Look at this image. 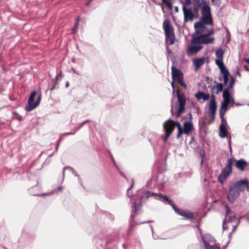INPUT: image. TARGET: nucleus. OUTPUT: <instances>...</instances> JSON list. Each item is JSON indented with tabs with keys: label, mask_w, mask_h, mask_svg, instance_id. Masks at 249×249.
Returning a JSON list of instances; mask_svg holds the SVG:
<instances>
[{
	"label": "nucleus",
	"mask_w": 249,
	"mask_h": 249,
	"mask_svg": "<svg viewBox=\"0 0 249 249\" xmlns=\"http://www.w3.org/2000/svg\"><path fill=\"white\" fill-rule=\"evenodd\" d=\"M145 198L147 199L151 196H153L156 199L161 201L163 203H167L172 206L175 213L178 214L184 217V219L192 220L195 217L194 213L188 210L180 209L174 204L172 200L169 199L167 196L161 193L156 194L150 191H145L144 192Z\"/></svg>",
	"instance_id": "obj_1"
},
{
	"label": "nucleus",
	"mask_w": 249,
	"mask_h": 249,
	"mask_svg": "<svg viewBox=\"0 0 249 249\" xmlns=\"http://www.w3.org/2000/svg\"><path fill=\"white\" fill-rule=\"evenodd\" d=\"M246 188L249 191V183L247 179L239 180L234 184L230 185L227 196V199L233 204L240 196L241 193L245 191Z\"/></svg>",
	"instance_id": "obj_2"
},
{
	"label": "nucleus",
	"mask_w": 249,
	"mask_h": 249,
	"mask_svg": "<svg viewBox=\"0 0 249 249\" xmlns=\"http://www.w3.org/2000/svg\"><path fill=\"white\" fill-rule=\"evenodd\" d=\"M194 10L197 12L201 10L202 20H206L210 16H212L209 2L206 0H194Z\"/></svg>",
	"instance_id": "obj_3"
},
{
	"label": "nucleus",
	"mask_w": 249,
	"mask_h": 249,
	"mask_svg": "<svg viewBox=\"0 0 249 249\" xmlns=\"http://www.w3.org/2000/svg\"><path fill=\"white\" fill-rule=\"evenodd\" d=\"M177 99L178 101L176 103L175 107L177 109L176 112L173 111V104H172L171 112L173 115L174 114L177 117L180 116V115L183 113L185 109V106L186 104V99L183 93H180L179 91H177Z\"/></svg>",
	"instance_id": "obj_4"
},
{
	"label": "nucleus",
	"mask_w": 249,
	"mask_h": 249,
	"mask_svg": "<svg viewBox=\"0 0 249 249\" xmlns=\"http://www.w3.org/2000/svg\"><path fill=\"white\" fill-rule=\"evenodd\" d=\"M163 28L165 32L166 43H168V42L169 41L170 45H173L175 43V35L174 28L169 19L164 20Z\"/></svg>",
	"instance_id": "obj_5"
},
{
	"label": "nucleus",
	"mask_w": 249,
	"mask_h": 249,
	"mask_svg": "<svg viewBox=\"0 0 249 249\" xmlns=\"http://www.w3.org/2000/svg\"><path fill=\"white\" fill-rule=\"evenodd\" d=\"M206 25H213V21L212 16H210L206 20H202V17L200 18V20L196 22L194 24V28L195 29V32L193 34V36L196 35H198L201 34L202 32L206 31L207 28L206 27Z\"/></svg>",
	"instance_id": "obj_6"
},
{
	"label": "nucleus",
	"mask_w": 249,
	"mask_h": 249,
	"mask_svg": "<svg viewBox=\"0 0 249 249\" xmlns=\"http://www.w3.org/2000/svg\"><path fill=\"white\" fill-rule=\"evenodd\" d=\"M232 165L233 162L232 159L231 158L229 159L227 164L222 170L221 174L218 178V181L221 184H223L227 178L231 173Z\"/></svg>",
	"instance_id": "obj_7"
},
{
	"label": "nucleus",
	"mask_w": 249,
	"mask_h": 249,
	"mask_svg": "<svg viewBox=\"0 0 249 249\" xmlns=\"http://www.w3.org/2000/svg\"><path fill=\"white\" fill-rule=\"evenodd\" d=\"M206 249H220V246L215 244L214 238L210 234L201 236Z\"/></svg>",
	"instance_id": "obj_8"
},
{
	"label": "nucleus",
	"mask_w": 249,
	"mask_h": 249,
	"mask_svg": "<svg viewBox=\"0 0 249 249\" xmlns=\"http://www.w3.org/2000/svg\"><path fill=\"white\" fill-rule=\"evenodd\" d=\"M217 109V103L215 99V96L212 95L211 99L209 103V115L211 118L212 121L215 120V113Z\"/></svg>",
	"instance_id": "obj_9"
},
{
	"label": "nucleus",
	"mask_w": 249,
	"mask_h": 249,
	"mask_svg": "<svg viewBox=\"0 0 249 249\" xmlns=\"http://www.w3.org/2000/svg\"><path fill=\"white\" fill-rule=\"evenodd\" d=\"M182 10L184 17V23L188 22V20H192L193 19L194 15L191 8H187L185 6H183Z\"/></svg>",
	"instance_id": "obj_10"
},
{
	"label": "nucleus",
	"mask_w": 249,
	"mask_h": 249,
	"mask_svg": "<svg viewBox=\"0 0 249 249\" xmlns=\"http://www.w3.org/2000/svg\"><path fill=\"white\" fill-rule=\"evenodd\" d=\"M172 78L173 82H177L178 79H180L183 77L182 72L176 67L172 66L171 68Z\"/></svg>",
	"instance_id": "obj_11"
},
{
	"label": "nucleus",
	"mask_w": 249,
	"mask_h": 249,
	"mask_svg": "<svg viewBox=\"0 0 249 249\" xmlns=\"http://www.w3.org/2000/svg\"><path fill=\"white\" fill-rule=\"evenodd\" d=\"M36 94V92L35 90L33 91L30 95L29 98L28 99V106H26L25 107V110L26 111L29 112L32 111L33 109H29L30 107H32L33 106V105H34V99Z\"/></svg>",
	"instance_id": "obj_12"
},
{
	"label": "nucleus",
	"mask_w": 249,
	"mask_h": 249,
	"mask_svg": "<svg viewBox=\"0 0 249 249\" xmlns=\"http://www.w3.org/2000/svg\"><path fill=\"white\" fill-rule=\"evenodd\" d=\"M207 57H201L199 58H195L193 60V62L195 65L196 71H197L198 69L203 65L205 61L208 60Z\"/></svg>",
	"instance_id": "obj_13"
},
{
	"label": "nucleus",
	"mask_w": 249,
	"mask_h": 249,
	"mask_svg": "<svg viewBox=\"0 0 249 249\" xmlns=\"http://www.w3.org/2000/svg\"><path fill=\"white\" fill-rule=\"evenodd\" d=\"M142 206V202L140 201L138 203L136 202H133L132 206V213L130 215V220H133L134 219L136 213L137 212L138 209Z\"/></svg>",
	"instance_id": "obj_14"
},
{
	"label": "nucleus",
	"mask_w": 249,
	"mask_h": 249,
	"mask_svg": "<svg viewBox=\"0 0 249 249\" xmlns=\"http://www.w3.org/2000/svg\"><path fill=\"white\" fill-rule=\"evenodd\" d=\"M194 126L192 122H185L183 124L184 133L187 135L193 129Z\"/></svg>",
	"instance_id": "obj_15"
},
{
	"label": "nucleus",
	"mask_w": 249,
	"mask_h": 249,
	"mask_svg": "<svg viewBox=\"0 0 249 249\" xmlns=\"http://www.w3.org/2000/svg\"><path fill=\"white\" fill-rule=\"evenodd\" d=\"M247 162L244 159H240L236 160V167L240 170L243 171L245 170V167L247 166Z\"/></svg>",
	"instance_id": "obj_16"
},
{
	"label": "nucleus",
	"mask_w": 249,
	"mask_h": 249,
	"mask_svg": "<svg viewBox=\"0 0 249 249\" xmlns=\"http://www.w3.org/2000/svg\"><path fill=\"white\" fill-rule=\"evenodd\" d=\"M195 97L198 100L203 99L205 101L209 99L210 95L209 93H205L203 91H198L195 94Z\"/></svg>",
	"instance_id": "obj_17"
},
{
	"label": "nucleus",
	"mask_w": 249,
	"mask_h": 249,
	"mask_svg": "<svg viewBox=\"0 0 249 249\" xmlns=\"http://www.w3.org/2000/svg\"><path fill=\"white\" fill-rule=\"evenodd\" d=\"M222 97L224 98L223 101H228V102H231V100L232 103H234V100L231 98L230 91L224 89L223 91Z\"/></svg>",
	"instance_id": "obj_18"
},
{
	"label": "nucleus",
	"mask_w": 249,
	"mask_h": 249,
	"mask_svg": "<svg viewBox=\"0 0 249 249\" xmlns=\"http://www.w3.org/2000/svg\"><path fill=\"white\" fill-rule=\"evenodd\" d=\"M202 36H203V37H202V44H207L213 43L214 40V37L209 38L205 34H202Z\"/></svg>",
	"instance_id": "obj_19"
},
{
	"label": "nucleus",
	"mask_w": 249,
	"mask_h": 249,
	"mask_svg": "<svg viewBox=\"0 0 249 249\" xmlns=\"http://www.w3.org/2000/svg\"><path fill=\"white\" fill-rule=\"evenodd\" d=\"M227 129L224 124H220L219 126V136L221 138H225L227 136Z\"/></svg>",
	"instance_id": "obj_20"
},
{
	"label": "nucleus",
	"mask_w": 249,
	"mask_h": 249,
	"mask_svg": "<svg viewBox=\"0 0 249 249\" xmlns=\"http://www.w3.org/2000/svg\"><path fill=\"white\" fill-rule=\"evenodd\" d=\"M202 48L201 46H191L188 48V53L195 54L199 52Z\"/></svg>",
	"instance_id": "obj_21"
},
{
	"label": "nucleus",
	"mask_w": 249,
	"mask_h": 249,
	"mask_svg": "<svg viewBox=\"0 0 249 249\" xmlns=\"http://www.w3.org/2000/svg\"><path fill=\"white\" fill-rule=\"evenodd\" d=\"M215 63L218 66L221 73L228 71L224 66V63L223 62V59H216L215 60Z\"/></svg>",
	"instance_id": "obj_22"
},
{
	"label": "nucleus",
	"mask_w": 249,
	"mask_h": 249,
	"mask_svg": "<svg viewBox=\"0 0 249 249\" xmlns=\"http://www.w3.org/2000/svg\"><path fill=\"white\" fill-rule=\"evenodd\" d=\"M168 123H171L172 124H173L175 125V126H177V128H178V129H182V127L180 125V124L178 123V122H176L171 119H168L167 121H166L164 124H163V128L164 129H166L167 126L166 125V124Z\"/></svg>",
	"instance_id": "obj_23"
},
{
	"label": "nucleus",
	"mask_w": 249,
	"mask_h": 249,
	"mask_svg": "<svg viewBox=\"0 0 249 249\" xmlns=\"http://www.w3.org/2000/svg\"><path fill=\"white\" fill-rule=\"evenodd\" d=\"M203 36H202V35L198 36H192L193 38L191 40V42L193 44H202L201 40H202V37H203Z\"/></svg>",
	"instance_id": "obj_24"
},
{
	"label": "nucleus",
	"mask_w": 249,
	"mask_h": 249,
	"mask_svg": "<svg viewBox=\"0 0 249 249\" xmlns=\"http://www.w3.org/2000/svg\"><path fill=\"white\" fill-rule=\"evenodd\" d=\"M213 83L215 85L213 86L212 89H214L215 88L216 89V94H218L219 92L222 91L223 90V84L221 83H219L217 82L216 81H214Z\"/></svg>",
	"instance_id": "obj_25"
},
{
	"label": "nucleus",
	"mask_w": 249,
	"mask_h": 249,
	"mask_svg": "<svg viewBox=\"0 0 249 249\" xmlns=\"http://www.w3.org/2000/svg\"><path fill=\"white\" fill-rule=\"evenodd\" d=\"M222 73L223 74V80H224L223 85H226V84H227L228 81H229V76L230 75V72L228 71L222 72Z\"/></svg>",
	"instance_id": "obj_26"
},
{
	"label": "nucleus",
	"mask_w": 249,
	"mask_h": 249,
	"mask_svg": "<svg viewBox=\"0 0 249 249\" xmlns=\"http://www.w3.org/2000/svg\"><path fill=\"white\" fill-rule=\"evenodd\" d=\"M224 53V52L222 50V49H219L216 51L215 55L218 59H223Z\"/></svg>",
	"instance_id": "obj_27"
},
{
	"label": "nucleus",
	"mask_w": 249,
	"mask_h": 249,
	"mask_svg": "<svg viewBox=\"0 0 249 249\" xmlns=\"http://www.w3.org/2000/svg\"><path fill=\"white\" fill-rule=\"evenodd\" d=\"M162 2L165 4L166 6V7L172 10L173 8V5L171 2V0H161Z\"/></svg>",
	"instance_id": "obj_28"
},
{
	"label": "nucleus",
	"mask_w": 249,
	"mask_h": 249,
	"mask_svg": "<svg viewBox=\"0 0 249 249\" xmlns=\"http://www.w3.org/2000/svg\"><path fill=\"white\" fill-rule=\"evenodd\" d=\"M230 103L228 101H223L220 107L221 110H226Z\"/></svg>",
	"instance_id": "obj_29"
},
{
	"label": "nucleus",
	"mask_w": 249,
	"mask_h": 249,
	"mask_svg": "<svg viewBox=\"0 0 249 249\" xmlns=\"http://www.w3.org/2000/svg\"><path fill=\"white\" fill-rule=\"evenodd\" d=\"M235 79L234 78L232 77L230 81L229 84L228 85L227 88L225 89L230 91V90L232 88L235 83Z\"/></svg>",
	"instance_id": "obj_30"
},
{
	"label": "nucleus",
	"mask_w": 249,
	"mask_h": 249,
	"mask_svg": "<svg viewBox=\"0 0 249 249\" xmlns=\"http://www.w3.org/2000/svg\"><path fill=\"white\" fill-rule=\"evenodd\" d=\"M166 125L167 127L166 129H164L166 130H172V133L175 129V125L171 123H168L166 124Z\"/></svg>",
	"instance_id": "obj_31"
},
{
	"label": "nucleus",
	"mask_w": 249,
	"mask_h": 249,
	"mask_svg": "<svg viewBox=\"0 0 249 249\" xmlns=\"http://www.w3.org/2000/svg\"><path fill=\"white\" fill-rule=\"evenodd\" d=\"M237 220L236 217L235 215L228 216L227 218V222L228 223H232Z\"/></svg>",
	"instance_id": "obj_32"
},
{
	"label": "nucleus",
	"mask_w": 249,
	"mask_h": 249,
	"mask_svg": "<svg viewBox=\"0 0 249 249\" xmlns=\"http://www.w3.org/2000/svg\"><path fill=\"white\" fill-rule=\"evenodd\" d=\"M41 95H40L38 96V98L37 101L35 103L34 105H33V106L32 107H30L29 109H34L39 104L40 100H41Z\"/></svg>",
	"instance_id": "obj_33"
},
{
	"label": "nucleus",
	"mask_w": 249,
	"mask_h": 249,
	"mask_svg": "<svg viewBox=\"0 0 249 249\" xmlns=\"http://www.w3.org/2000/svg\"><path fill=\"white\" fill-rule=\"evenodd\" d=\"M79 19L78 18H77L75 20V22L74 23V26L73 28H72L73 33H75L77 31V29L79 26Z\"/></svg>",
	"instance_id": "obj_34"
},
{
	"label": "nucleus",
	"mask_w": 249,
	"mask_h": 249,
	"mask_svg": "<svg viewBox=\"0 0 249 249\" xmlns=\"http://www.w3.org/2000/svg\"><path fill=\"white\" fill-rule=\"evenodd\" d=\"M177 82L180 86L183 87L186 89L187 85L183 81V77H182L180 79H178Z\"/></svg>",
	"instance_id": "obj_35"
},
{
	"label": "nucleus",
	"mask_w": 249,
	"mask_h": 249,
	"mask_svg": "<svg viewBox=\"0 0 249 249\" xmlns=\"http://www.w3.org/2000/svg\"><path fill=\"white\" fill-rule=\"evenodd\" d=\"M165 130V137L163 139V141L164 142H166L167 140L169 138L170 135L172 134V130Z\"/></svg>",
	"instance_id": "obj_36"
},
{
	"label": "nucleus",
	"mask_w": 249,
	"mask_h": 249,
	"mask_svg": "<svg viewBox=\"0 0 249 249\" xmlns=\"http://www.w3.org/2000/svg\"><path fill=\"white\" fill-rule=\"evenodd\" d=\"M212 2L213 5L216 6L217 7H219L221 4V0H212Z\"/></svg>",
	"instance_id": "obj_37"
},
{
	"label": "nucleus",
	"mask_w": 249,
	"mask_h": 249,
	"mask_svg": "<svg viewBox=\"0 0 249 249\" xmlns=\"http://www.w3.org/2000/svg\"><path fill=\"white\" fill-rule=\"evenodd\" d=\"M228 223L227 222V218H225L223 221V229L224 230H228L229 228L227 226V224Z\"/></svg>",
	"instance_id": "obj_38"
},
{
	"label": "nucleus",
	"mask_w": 249,
	"mask_h": 249,
	"mask_svg": "<svg viewBox=\"0 0 249 249\" xmlns=\"http://www.w3.org/2000/svg\"><path fill=\"white\" fill-rule=\"evenodd\" d=\"M66 169H69L71 171H72V170H73V168L71 166H65L63 168V178H64V176H65V171Z\"/></svg>",
	"instance_id": "obj_39"
},
{
	"label": "nucleus",
	"mask_w": 249,
	"mask_h": 249,
	"mask_svg": "<svg viewBox=\"0 0 249 249\" xmlns=\"http://www.w3.org/2000/svg\"><path fill=\"white\" fill-rule=\"evenodd\" d=\"M226 218H228V216L229 215V214L231 213V209L228 207L226 206Z\"/></svg>",
	"instance_id": "obj_40"
},
{
	"label": "nucleus",
	"mask_w": 249,
	"mask_h": 249,
	"mask_svg": "<svg viewBox=\"0 0 249 249\" xmlns=\"http://www.w3.org/2000/svg\"><path fill=\"white\" fill-rule=\"evenodd\" d=\"M183 133H184V129L183 128L180 129H178V134H177V139L179 138L180 137V135Z\"/></svg>",
	"instance_id": "obj_41"
},
{
	"label": "nucleus",
	"mask_w": 249,
	"mask_h": 249,
	"mask_svg": "<svg viewBox=\"0 0 249 249\" xmlns=\"http://www.w3.org/2000/svg\"><path fill=\"white\" fill-rule=\"evenodd\" d=\"M220 118H221V124H224V125H227V121H226V119L224 118V117H220Z\"/></svg>",
	"instance_id": "obj_42"
},
{
	"label": "nucleus",
	"mask_w": 249,
	"mask_h": 249,
	"mask_svg": "<svg viewBox=\"0 0 249 249\" xmlns=\"http://www.w3.org/2000/svg\"><path fill=\"white\" fill-rule=\"evenodd\" d=\"M57 85V83H56V81H53V80L52 81V86L50 88V89L51 91L53 90Z\"/></svg>",
	"instance_id": "obj_43"
},
{
	"label": "nucleus",
	"mask_w": 249,
	"mask_h": 249,
	"mask_svg": "<svg viewBox=\"0 0 249 249\" xmlns=\"http://www.w3.org/2000/svg\"><path fill=\"white\" fill-rule=\"evenodd\" d=\"M214 33L213 30V29L210 30L209 32L207 34H205V35L209 37V36L212 35H213Z\"/></svg>",
	"instance_id": "obj_44"
},
{
	"label": "nucleus",
	"mask_w": 249,
	"mask_h": 249,
	"mask_svg": "<svg viewBox=\"0 0 249 249\" xmlns=\"http://www.w3.org/2000/svg\"><path fill=\"white\" fill-rule=\"evenodd\" d=\"M191 3L192 2L191 0H185L183 6H189L191 4Z\"/></svg>",
	"instance_id": "obj_45"
},
{
	"label": "nucleus",
	"mask_w": 249,
	"mask_h": 249,
	"mask_svg": "<svg viewBox=\"0 0 249 249\" xmlns=\"http://www.w3.org/2000/svg\"><path fill=\"white\" fill-rule=\"evenodd\" d=\"M225 111H226V110L224 111V110H221V109H220V111H219L220 117H224V115L225 114Z\"/></svg>",
	"instance_id": "obj_46"
},
{
	"label": "nucleus",
	"mask_w": 249,
	"mask_h": 249,
	"mask_svg": "<svg viewBox=\"0 0 249 249\" xmlns=\"http://www.w3.org/2000/svg\"><path fill=\"white\" fill-rule=\"evenodd\" d=\"M61 74H62V72L60 71L58 74H57L56 77H55V80L53 79V81H56V83H57V81L59 79V77H60L61 76Z\"/></svg>",
	"instance_id": "obj_47"
},
{
	"label": "nucleus",
	"mask_w": 249,
	"mask_h": 249,
	"mask_svg": "<svg viewBox=\"0 0 249 249\" xmlns=\"http://www.w3.org/2000/svg\"><path fill=\"white\" fill-rule=\"evenodd\" d=\"M127 196L130 197H132L133 196L132 192L131 191H130V190H127Z\"/></svg>",
	"instance_id": "obj_48"
},
{
	"label": "nucleus",
	"mask_w": 249,
	"mask_h": 249,
	"mask_svg": "<svg viewBox=\"0 0 249 249\" xmlns=\"http://www.w3.org/2000/svg\"><path fill=\"white\" fill-rule=\"evenodd\" d=\"M137 225L135 223V221L134 220H130V228H131L132 227Z\"/></svg>",
	"instance_id": "obj_49"
},
{
	"label": "nucleus",
	"mask_w": 249,
	"mask_h": 249,
	"mask_svg": "<svg viewBox=\"0 0 249 249\" xmlns=\"http://www.w3.org/2000/svg\"><path fill=\"white\" fill-rule=\"evenodd\" d=\"M175 82H173V81L172 80V82L171 83V86H172V87L173 89V93H175Z\"/></svg>",
	"instance_id": "obj_50"
},
{
	"label": "nucleus",
	"mask_w": 249,
	"mask_h": 249,
	"mask_svg": "<svg viewBox=\"0 0 249 249\" xmlns=\"http://www.w3.org/2000/svg\"><path fill=\"white\" fill-rule=\"evenodd\" d=\"M188 116H189V120H190L189 122H192V121L193 120V116H192V114L191 112L189 113Z\"/></svg>",
	"instance_id": "obj_51"
},
{
	"label": "nucleus",
	"mask_w": 249,
	"mask_h": 249,
	"mask_svg": "<svg viewBox=\"0 0 249 249\" xmlns=\"http://www.w3.org/2000/svg\"><path fill=\"white\" fill-rule=\"evenodd\" d=\"M75 133V131H74L73 130L72 131L70 132H68V133H65V134L66 135H73Z\"/></svg>",
	"instance_id": "obj_52"
},
{
	"label": "nucleus",
	"mask_w": 249,
	"mask_h": 249,
	"mask_svg": "<svg viewBox=\"0 0 249 249\" xmlns=\"http://www.w3.org/2000/svg\"><path fill=\"white\" fill-rule=\"evenodd\" d=\"M228 144H229V147H230V149L231 151V137L230 138V139H229V142H228Z\"/></svg>",
	"instance_id": "obj_53"
},
{
	"label": "nucleus",
	"mask_w": 249,
	"mask_h": 249,
	"mask_svg": "<svg viewBox=\"0 0 249 249\" xmlns=\"http://www.w3.org/2000/svg\"><path fill=\"white\" fill-rule=\"evenodd\" d=\"M60 141H61V138L59 139V141H58V143L57 144V145H56V147H55V151H57L58 148V146H59V143L60 142Z\"/></svg>",
	"instance_id": "obj_54"
},
{
	"label": "nucleus",
	"mask_w": 249,
	"mask_h": 249,
	"mask_svg": "<svg viewBox=\"0 0 249 249\" xmlns=\"http://www.w3.org/2000/svg\"><path fill=\"white\" fill-rule=\"evenodd\" d=\"M71 172L75 176H79L77 172L74 170V169H73V170H72Z\"/></svg>",
	"instance_id": "obj_55"
},
{
	"label": "nucleus",
	"mask_w": 249,
	"mask_h": 249,
	"mask_svg": "<svg viewBox=\"0 0 249 249\" xmlns=\"http://www.w3.org/2000/svg\"><path fill=\"white\" fill-rule=\"evenodd\" d=\"M80 129L79 127H75L73 128V130L75 131V133Z\"/></svg>",
	"instance_id": "obj_56"
},
{
	"label": "nucleus",
	"mask_w": 249,
	"mask_h": 249,
	"mask_svg": "<svg viewBox=\"0 0 249 249\" xmlns=\"http://www.w3.org/2000/svg\"><path fill=\"white\" fill-rule=\"evenodd\" d=\"M133 185H134V182L132 180V184L131 185V186L128 188L127 190H130L133 187Z\"/></svg>",
	"instance_id": "obj_57"
},
{
	"label": "nucleus",
	"mask_w": 249,
	"mask_h": 249,
	"mask_svg": "<svg viewBox=\"0 0 249 249\" xmlns=\"http://www.w3.org/2000/svg\"><path fill=\"white\" fill-rule=\"evenodd\" d=\"M206 124H207V123H206L205 121H202V125L203 126H206Z\"/></svg>",
	"instance_id": "obj_58"
},
{
	"label": "nucleus",
	"mask_w": 249,
	"mask_h": 249,
	"mask_svg": "<svg viewBox=\"0 0 249 249\" xmlns=\"http://www.w3.org/2000/svg\"><path fill=\"white\" fill-rule=\"evenodd\" d=\"M166 49H167V51L168 53H171V51L170 50H169V47L167 45L166 46Z\"/></svg>",
	"instance_id": "obj_59"
},
{
	"label": "nucleus",
	"mask_w": 249,
	"mask_h": 249,
	"mask_svg": "<svg viewBox=\"0 0 249 249\" xmlns=\"http://www.w3.org/2000/svg\"><path fill=\"white\" fill-rule=\"evenodd\" d=\"M84 125V124L83 123V122H82V123H81L80 124H79V128H80L81 127H82L83 125Z\"/></svg>",
	"instance_id": "obj_60"
},
{
	"label": "nucleus",
	"mask_w": 249,
	"mask_h": 249,
	"mask_svg": "<svg viewBox=\"0 0 249 249\" xmlns=\"http://www.w3.org/2000/svg\"><path fill=\"white\" fill-rule=\"evenodd\" d=\"M65 86L66 88H68L69 86V83L68 81L66 82Z\"/></svg>",
	"instance_id": "obj_61"
},
{
	"label": "nucleus",
	"mask_w": 249,
	"mask_h": 249,
	"mask_svg": "<svg viewBox=\"0 0 249 249\" xmlns=\"http://www.w3.org/2000/svg\"><path fill=\"white\" fill-rule=\"evenodd\" d=\"M71 70H72V71H73V72L74 73H76V74H78V73H77V72L76 71H75L73 68H72V69H71Z\"/></svg>",
	"instance_id": "obj_62"
},
{
	"label": "nucleus",
	"mask_w": 249,
	"mask_h": 249,
	"mask_svg": "<svg viewBox=\"0 0 249 249\" xmlns=\"http://www.w3.org/2000/svg\"><path fill=\"white\" fill-rule=\"evenodd\" d=\"M245 61L249 64V58L246 59Z\"/></svg>",
	"instance_id": "obj_63"
},
{
	"label": "nucleus",
	"mask_w": 249,
	"mask_h": 249,
	"mask_svg": "<svg viewBox=\"0 0 249 249\" xmlns=\"http://www.w3.org/2000/svg\"><path fill=\"white\" fill-rule=\"evenodd\" d=\"M89 122V120H86V121H84V122H83V123H84V124H85L86 123H88V122Z\"/></svg>",
	"instance_id": "obj_64"
}]
</instances>
